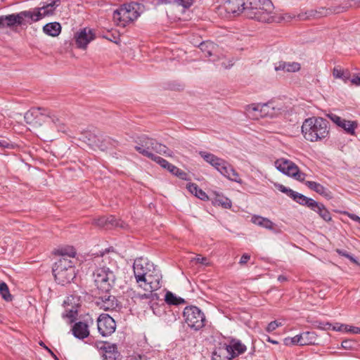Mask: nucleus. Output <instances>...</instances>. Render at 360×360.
I'll list each match as a JSON object with an SVG mask.
<instances>
[{
	"label": "nucleus",
	"instance_id": "obj_1",
	"mask_svg": "<svg viewBox=\"0 0 360 360\" xmlns=\"http://www.w3.org/2000/svg\"><path fill=\"white\" fill-rule=\"evenodd\" d=\"M134 274L137 283L136 289H130L127 294L136 300H153V291L160 288L161 274L153 263L143 258L135 259Z\"/></svg>",
	"mask_w": 360,
	"mask_h": 360
},
{
	"label": "nucleus",
	"instance_id": "obj_2",
	"mask_svg": "<svg viewBox=\"0 0 360 360\" xmlns=\"http://www.w3.org/2000/svg\"><path fill=\"white\" fill-rule=\"evenodd\" d=\"M25 121L37 131V135L44 141H51V131L46 127H42V122L56 124L59 119L49 110L41 108H33L26 112Z\"/></svg>",
	"mask_w": 360,
	"mask_h": 360
},
{
	"label": "nucleus",
	"instance_id": "obj_3",
	"mask_svg": "<svg viewBox=\"0 0 360 360\" xmlns=\"http://www.w3.org/2000/svg\"><path fill=\"white\" fill-rule=\"evenodd\" d=\"M302 133L307 141L311 142L321 141L329 133L328 122L321 117L307 118L302 123Z\"/></svg>",
	"mask_w": 360,
	"mask_h": 360
},
{
	"label": "nucleus",
	"instance_id": "obj_4",
	"mask_svg": "<svg viewBox=\"0 0 360 360\" xmlns=\"http://www.w3.org/2000/svg\"><path fill=\"white\" fill-rule=\"evenodd\" d=\"M135 149L139 153L150 160L155 155L153 152L163 154L166 156L172 157L173 153L166 146L157 142L155 139L147 136H142L139 139Z\"/></svg>",
	"mask_w": 360,
	"mask_h": 360
},
{
	"label": "nucleus",
	"instance_id": "obj_5",
	"mask_svg": "<svg viewBox=\"0 0 360 360\" xmlns=\"http://www.w3.org/2000/svg\"><path fill=\"white\" fill-rule=\"evenodd\" d=\"M200 155L207 163L214 167L223 176L231 181H233L237 183H241V179L238 173L228 162L220 158H218L214 154L205 151H200Z\"/></svg>",
	"mask_w": 360,
	"mask_h": 360
},
{
	"label": "nucleus",
	"instance_id": "obj_6",
	"mask_svg": "<svg viewBox=\"0 0 360 360\" xmlns=\"http://www.w3.org/2000/svg\"><path fill=\"white\" fill-rule=\"evenodd\" d=\"M53 273L56 281L62 285L70 283L76 275L73 262L68 258H59L54 264Z\"/></svg>",
	"mask_w": 360,
	"mask_h": 360
},
{
	"label": "nucleus",
	"instance_id": "obj_7",
	"mask_svg": "<svg viewBox=\"0 0 360 360\" xmlns=\"http://www.w3.org/2000/svg\"><path fill=\"white\" fill-rule=\"evenodd\" d=\"M283 111V107L274 102L254 103L247 108L248 115L253 119H259L263 117H274L281 114Z\"/></svg>",
	"mask_w": 360,
	"mask_h": 360
},
{
	"label": "nucleus",
	"instance_id": "obj_8",
	"mask_svg": "<svg viewBox=\"0 0 360 360\" xmlns=\"http://www.w3.org/2000/svg\"><path fill=\"white\" fill-rule=\"evenodd\" d=\"M94 283L98 292H110L115 281L113 270L105 266L98 267L94 272Z\"/></svg>",
	"mask_w": 360,
	"mask_h": 360
},
{
	"label": "nucleus",
	"instance_id": "obj_9",
	"mask_svg": "<svg viewBox=\"0 0 360 360\" xmlns=\"http://www.w3.org/2000/svg\"><path fill=\"white\" fill-rule=\"evenodd\" d=\"M136 4H124L115 10L113 13V20L117 25L125 27L138 18L139 13L137 11Z\"/></svg>",
	"mask_w": 360,
	"mask_h": 360
},
{
	"label": "nucleus",
	"instance_id": "obj_10",
	"mask_svg": "<svg viewBox=\"0 0 360 360\" xmlns=\"http://www.w3.org/2000/svg\"><path fill=\"white\" fill-rule=\"evenodd\" d=\"M183 316L188 327L195 330H200L205 326V316L195 306L186 307L184 310Z\"/></svg>",
	"mask_w": 360,
	"mask_h": 360
},
{
	"label": "nucleus",
	"instance_id": "obj_11",
	"mask_svg": "<svg viewBox=\"0 0 360 360\" xmlns=\"http://www.w3.org/2000/svg\"><path fill=\"white\" fill-rule=\"evenodd\" d=\"M274 165L276 169L282 173L292 177L297 181H304L306 174L301 172L298 167L292 161L281 158L277 160Z\"/></svg>",
	"mask_w": 360,
	"mask_h": 360
},
{
	"label": "nucleus",
	"instance_id": "obj_12",
	"mask_svg": "<svg viewBox=\"0 0 360 360\" xmlns=\"http://www.w3.org/2000/svg\"><path fill=\"white\" fill-rule=\"evenodd\" d=\"M274 9V7L271 0H264L255 11L254 14L255 16L253 19L263 22H271L274 20V15H272Z\"/></svg>",
	"mask_w": 360,
	"mask_h": 360
},
{
	"label": "nucleus",
	"instance_id": "obj_13",
	"mask_svg": "<svg viewBox=\"0 0 360 360\" xmlns=\"http://www.w3.org/2000/svg\"><path fill=\"white\" fill-rule=\"evenodd\" d=\"M98 332L104 337L113 333L116 329L115 320L108 314H102L97 319Z\"/></svg>",
	"mask_w": 360,
	"mask_h": 360
},
{
	"label": "nucleus",
	"instance_id": "obj_14",
	"mask_svg": "<svg viewBox=\"0 0 360 360\" xmlns=\"http://www.w3.org/2000/svg\"><path fill=\"white\" fill-rule=\"evenodd\" d=\"M96 303L101 309L105 311L114 310L119 305L117 298L111 295L110 292H98Z\"/></svg>",
	"mask_w": 360,
	"mask_h": 360
},
{
	"label": "nucleus",
	"instance_id": "obj_15",
	"mask_svg": "<svg viewBox=\"0 0 360 360\" xmlns=\"http://www.w3.org/2000/svg\"><path fill=\"white\" fill-rule=\"evenodd\" d=\"M32 12L30 11H22L17 14L1 16L4 27L20 25L24 23L25 18L32 17Z\"/></svg>",
	"mask_w": 360,
	"mask_h": 360
},
{
	"label": "nucleus",
	"instance_id": "obj_16",
	"mask_svg": "<svg viewBox=\"0 0 360 360\" xmlns=\"http://www.w3.org/2000/svg\"><path fill=\"white\" fill-rule=\"evenodd\" d=\"M328 116L333 123H335L338 127L344 129L347 134L354 135L355 129L358 126V124L356 121L346 120L333 113H330Z\"/></svg>",
	"mask_w": 360,
	"mask_h": 360
},
{
	"label": "nucleus",
	"instance_id": "obj_17",
	"mask_svg": "<svg viewBox=\"0 0 360 360\" xmlns=\"http://www.w3.org/2000/svg\"><path fill=\"white\" fill-rule=\"evenodd\" d=\"M75 38L77 46L84 49L94 40V34L91 29L84 28L75 34Z\"/></svg>",
	"mask_w": 360,
	"mask_h": 360
},
{
	"label": "nucleus",
	"instance_id": "obj_18",
	"mask_svg": "<svg viewBox=\"0 0 360 360\" xmlns=\"http://www.w3.org/2000/svg\"><path fill=\"white\" fill-rule=\"evenodd\" d=\"M233 354L229 350L227 344L219 343L212 352V360H231Z\"/></svg>",
	"mask_w": 360,
	"mask_h": 360
},
{
	"label": "nucleus",
	"instance_id": "obj_19",
	"mask_svg": "<svg viewBox=\"0 0 360 360\" xmlns=\"http://www.w3.org/2000/svg\"><path fill=\"white\" fill-rule=\"evenodd\" d=\"M276 71L282 70L285 72H296L301 69L300 63L291 61H279L275 65Z\"/></svg>",
	"mask_w": 360,
	"mask_h": 360
},
{
	"label": "nucleus",
	"instance_id": "obj_20",
	"mask_svg": "<svg viewBox=\"0 0 360 360\" xmlns=\"http://www.w3.org/2000/svg\"><path fill=\"white\" fill-rule=\"evenodd\" d=\"M72 330L73 335L79 339H84L89 335L88 325L82 321L76 323L73 326Z\"/></svg>",
	"mask_w": 360,
	"mask_h": 360
},
{
	"label": "nucleus",
	"instance_id": "obj_21",
	"mask_svg": "<svg viewBox=\"0 0 360 360\" xmlns=\"http://www.w3.org/2000/svg\"><path fill=\"white\" fill-rule=\"evenodd\" d=\"M227 347L231 354H233V359L243 354L247 349L246 346L238 340H232L230 344L227 345Z\"/></svg>",
	"mask_w": 360,
	"mask_h": 360
},
{
	"label": "nucleus",
	"instance_id": "obj_22",
	"mask_svg": "<svg viewBox=\"0 0 360 360\" xmlns=\"http://www.w3.org/2000/svg\"><path fill=\"white\" fill-rule=\"evenodd\" d=\"M243 7V0H231L226 3V10L235 15L243 13L241 8Z\"/></svg>",
	"mask_w": 360,
	"mask_h": 360
},
{
	"label": "nucleus",
	"instance_id": "obj_23",
	"mask_svg": "<svg viewBox=\"0 0 360 360\" xmlns=\"http://www.w3.org/2000/svg\"><path fill=\"white\" fill-rule=\"evenodd\" d=\"M311 210L319 214V215L326 221H330L332 219L331 214L326 207L318 202H315Z\"/></svg>",
	"mask_w": 360,
	"mask_h": 360
},
{
	"label": "nucleus",
	"instance_id": "obj_24",
	"mask_svg": "<svg viewBox=\"0 0 360 360\" xmlns=\"http://www.w3.org/2000/svg\"><path fill=\"white\" fill-rule=\"evenodd\" d=\"M290 198L297 203L302 205H306L311 209L316 202L312 198H307V196L295 191H294L292 195H290Z\"/></svg>",
	"mask_w": 360,
	"mask_h": 360
},
{
	"label": "nucleus",
	"instance_id": "obj_25",
	"mask_svg": "<svg viewBox=\"0 0 360 360\" xmlns=\"http://www.w3.org/2000/svg\"><path fill=\"white\" fill-rule=\"evenodd\" d=\"M53 11L50 7H47V5L42 6L40 8H37L36 11L32 12V17L30 19L33 21H38L44 16L50 15L53 13Z\"/></svg>",
	"mask_w": 360,
	"mask_h": 360
},
{
	"label": "nucleus",
	"instance_id": "obj_26",
	"mask_svg": "<svg viewBox=\"0 0 360 360\" xmlns=\"http://www.w3.org/2000/svg\"><path fill=\"white\" fill-rule=\"evenodd\" d=\"M251 221L257 226L269 230H272L274 227V224L271 220L258 215L252 216Z\"/></svg>",
	"mask_w": 360,
	"mask_h": 360
},
{
	"label": "nucleus",
	"instance_id": "obj_27",
	"mask_svg": "<svg viewBox=\"0 0 360 360\" xmlns=\"http://www.w3.org/2000/svg\"><path fill=\"white\" fill-rule=\"evenodd\" d=\"M43 31L49 36L57 37L61 32V26L56 22L47 23L44 26Z\"/></svg>",
	"mask_w": 360,
	"mask_h": 360
},
{
	"label": "nucleus",
	"instance_id": "obj_28",
	"mask_svg": "<svg viewBox=\"0 0 360 360\" xmlns=\"http://www.w3.org/2000/svg\"><path fill=\"white\" fill-rule=\"evenodd\" d=\"M55 254L59 255L60 258H74L76 255V250L72 246H64L56 250Z\"/></svg>",
	"mask_w": 360,
	"mask_h": 360
},
{
	"label": "nucleus",
	"instance_id": "obj_29",
	"mask_svg": "<svg viewBox=\"0 0 360 360\" xmlns=\"http://www.w3.org/2000/svg\"><path fill=\"white\" fill-rule=\"evenodd\" d=\"M103 350L102 357L104 360H115V352L116 347L114 345L103 344L101 347Z\"/></svg>",
	"mask_w": 360,
	"mask_h": 360
},
{
	"label": "nucleus",
	"instance_id": "obj_30",
	"mask_svg": "<svg viewBox=\"0 0 360 360\" xmlns=\"http://www.w3.org/2000/svg\"><path fill=\"white\" fill-rule=\"evenodd\" d=\"M305 185L309 188L316 192L317 193H319L320 195H322L324 196H329L330 192L328 191V189L317 182L307 181L305 182Z\"/></svg>",
	"mask_w": 360,
	"mask_h": 360
},
{
	"label": "nucleus",
	"instance_id": "obj_31",
	"mask_svg": "<svg viewBox=\"0 0 360 360\" xmlns=\"http://www.w3.org/2000/svg\"><path fill=\"white\" fill-rule=\"evenodd\" d=\"M301 346L313 345L316 341V335L314 332L307 331L300 334Z\"/></svg>",
	"mask_w": 360,
	"mask_h": 360
},
{
	"label": "nucleus",
	"instance_id": "obj_32",
	"mask_svg": "<svg viewBox=\"0 0 360 360\" xmlns=\"http://www.w3.org/2000/svg\"><path fill=\"white\" fill-rule=\"evenodd\" d=\"M333 75L335 78L342 79L345 83H347L351 77V73L348 70L341 69L338 67L333 68Z\"/></svg>",
	"mask_w": 360,
	"mask_h": 360
},
{
	"label": "nucleus",
	"instance_id": "obj_33",
	"mask_svg": "<svg viewBox=\"0 0 360 360\" xmlns=\"http://www.w3.org/2000/svg\"><path fill=\"white\" fill-rule=\"evenodd\" d=\"M86 138L88 139V144L89 146H91L92 147H96L101 150H105L107 148L105 145L103 144V142L95 134L89 133L86 136Z\"/></svg>",
	"mask_w": 360,
	"mask_h": 360
},
{
	"label": "nucleus",
	"instance_id": "obj_34",
	"mask_svg": "<svg viewBox=\"0 0 360 360\" xmlns=\"http://www.w3.org/2000/svg\"><path fill=\"white\" fill-rule=\"evenodd\" d=\"M95 224L97 226H101V227L105 226L108 224H112V226H122V225L121 224H120V221H118L115 219V217L113 216H110L108 217H100L99 219L95 220Z\"/></svg>",
	"mask_w": 360,
	"mask_h": 360
},
{
	"label": "nucleus",
	"instance_id": "obj_35",
	"mask_svg": "<svg viewBox=\"0 0 360 360\" xmlns=\"http://www.w3.org/2000/svg\"><path fill=\"white\" fill-rule=\"evenodd\" d=\"M200 49L205 53V57L212 56L217 50L216 45L212 41H205L200 43Z\"/></svg>",
	"mask_w": 360,
	"mask_h": 360
},
{
	"label": "nucleus",
	"instance_id": "obj_36",
	"mask_svg": "<svg viewBox=\"0 0 360 360\" xmlns=\"http://www.w3.org/2000/svg\"><path fill=\"white\" fill-rule=\"evenodd\" d=\"M187 188L188 191L191 193L193 194L195 197L201 200L208 199V196L207 195V194L202 190L199 188L195 184H188Z\"/></svg>",
	"mask_w": 360,
	"mask_h": 360
},
{
	"label": "nucleus",
	"instance_id": "obj_37",
	"mask_svg": "<svg viewBox=\"0 0 360 360\" xmlns=\"http://www.w3.org/2000/svg\"><path fill=\"white\" fill-rule=\"evenodd\" d=\"M165 300L168 304L172 305H179L185 302L183 298L176 297L174 294L169 291L166 292Z\"/></svg>",
	"mask_w": 360,
	"mask_h": 360
},
{
	"label": "nucleus",
	"instance_id": "obj_38",
	"mask_svg": "<svg viewBox=\"0 0 360 360\" xmlns=\"http://www.w3.org/2000/svg\"><path fill=\"white\" fill-rule=\"evenodd\" d=\"M160 4H176L184 8H189L194 2V0H158Z\"/></svg>",
	"mask_w": 360,
	"mask_h": 360
},
{
	"label": "nucleus",
	"instance_id": "obj_39",
	"mask_svg": "<svg viewBox=\"0 0 360 360\" xmlns=\"http://www.w3.org/2000/svg\"><path fill=\"white\" fill-rule=\"evenodd\" d=\"M0 294L6 301H11L12 296L9 292L8 285L4 282L0 283Z\"/></svg>",
	"mask_w": 360,
	"mask_h": 360
},
{
	"label": "nucleus",
	"instance_id": "obj_40",
	"mask_svg": "<svg viewBox=\"0 0 360 360\" xmlns=\"http://www.w3.org/2000/svg\"><path fill=\"white\" fill-rule=\"evenodd\" d=\"M168 171H169L172 174H174L175 176L182 179H185L186 176V173H185L184 171L179 169L176 166L170 164L168 168L167 169Z\"/></svg>",
	"mask_w": 360,
	"mask_h": 360
},
{
	"label": "nucleus",
	"instance_id": "obj_41",
	"mask_svg": "<svg viewBox=\"0 0 360 360\" xmlns=\"http://www.w3.org/2000/svg\"><path fill=\"white\" fill-rule=\"evenodd\" d=\"M300 340H301L300 338V335H297L293 338H290V337L285 338L283 340V343L285 345H287V346L296 345H301Z\"/></svg>",
	"mask_w": 360,
	"mask_h": 360
},
{
	"label": "nucleus",
	"instance_id": "obj_42",
	"mask_svg": "<svg viewBox=\"0 0 360 360\" xmlns=\"http://www.w3.org/2000/svg\"><path fill=\"white\" fill-rule=\"evenodd\" d=\"M192 261L207 266L211 265L210 260L207 257H202L200 255H196V257L192 259Z\"/></svg>",
	"mask_w": 360,
	"mask_h": 360
},
{
	"label": "nucleus",
	"instance_id": "obj_43",
	"mask_svg": "<svg viewBox=\"0 0 360 360\" xmlns=\"http://www.w3.org/2000/svg\"><path fill=\"white\" fill-rule=\"evenodd\" d=\"M151 160L157 162L158 165H160L162 167L165 169H167L170 165V163L167 162L166 160L157 155H155L154 158H153Z\"/></svg>",
	"mask_w": 360,
	"mask_h": 360
},
{
	"label": "nucleus",
	"instance_id": "obj_44",
	"mask_svg": "<svg viewBox=\"0 0 360 360\" xmlns=\"http://www.w3.org/2000/svg\"><path fill=\"white\" fill-rule=\"evenodd\" d=\"M275 186L276 188H277L280 191H281L282 193H284L285 194H287L289 197H290L291 195H292L294 191H292V189L290 188H286L285 186H284L282 184H275Z\"/></svg>",
	"mask_w": 360,
	"mask_h": 360
},
{
	"label": "nucleus",
	"instance_id": "obj_45",
	"mask_svg": "<svg viewBox=\"0 0 360 360\" xmlns=\"http://www.w3.org/2000/svg\"><path fill=\"white\" fill-rule=\"evenodd\" d=\"M356 343L352 340H345L342 342V347L347 349H350L354 347Z\"/></svg>",
	"mask_w": 360,
	"mask_h": 360
},
{
	"label": "nucleus",
	"instance_id": "obj_46",
	"mask_svg": "<svg viewBox=\"0 0 360 360\" xmlns=\"http://www.w3.org/2000/svg\"><path fill=\"white\" fill-rule=\"evenodd\" d=\"M344 331L354 334H359L360 333V327H355L347 325V328L344 329Z\"/></svg>",
	"mask_w": 360,
	"mask_h": 360
},
{
	"label": "nucleus",
	"instance_id": "obj_47",
	"mask_svg": "<svg viewBox=\"0 0 360 360\" xmlns=\"http://www.w3.org/2000/svg\"><path fill=\"white\" fill-rule=\"evenodd\" d=\"M66 311L68 312L67 313L66 316L70 319L74 318L77 312V307L72 306L70 309H67Z\"/></svg>",
	"mask_w": 360,
	"mask_h": 360
},
{
	"label": "nucleus",
	"instance_id": "obj_48",
	"mask_svg": "<svg viewBox=\"0 0 360 360\" xmlns=\"http://www.w3.org/2000/svg\"><path fill=\"white\" fill-rule=\"evenodd\" d=\"M347 328V325L341 324L336 323L335 325H333L332 330L335 331H344V329Z\"/></svg>",
	"mask_w": 360,
	"mask_h": 360
},
{
	"label": "nucleus",
	"instance_id": "obj_49",
	"mask_svg": "<svg viewBox=\"0 0 360 360\" xmlns=\"http://www.w3.org/2000/svg\"><path fill=\"white\" fill-rule=\"evenodd\" d=\"M349 81H350L353 85L360 86V77L357 75H354L352 77H350Z\"/></svg>",
	"mask_w": 360,
	"mask_h": 360
},
{
	"label": "nucleus",
	"instance_id": "obj_50",
	"mask_svg": "<svg viewBox=\"0 0 360 360\" xmlns=\"http://www.w3.org/2000/svg\"><path fill=\"white\" fill-rule=\"evenodd\" d=\"M277 328L276 321H271L266 327V331L270 333L275 330Z\"/></svg>",
	"mask_w": 360,
	"mask_h": 360
},
{
	"label": "nucleus",
	"instance_id": "obj_51",
	"mask_svg": "<svg viewBox=\"0 0 360 360\" xmlns=\"http://www.w3.org/2000/svg\"><path fill=\"white\" fill-rule=\"evenodd\" d=\"M219 202L225 208H230L231 207V202L227 198L221 200H219Z\"/></svg>",
	"mask_w": 360,
	"mask_h": 360
},
{
	"label": "nucleus",
	"instance_id": "obj_52",
	"mask_svg": "<svg viewBox=\"0 0 360 360\" xmlns=\"http://www.w3.org/2000/svg\"><path fill=\"white\" fill-rule=\"evenodd\" d=\"M250 259V255L248 254H243L240 259L239 264L243 265L246 264Z\"/></svg>",
	"mask_w": 360,
	"mask_h": 360
},
{
	"label": "nucleus",
	"instance_id": "obj_53",
	"mask_svg": "<svg viewBox=\"0 0 360 360\" xmlns=\"http://www.w3.org/2000/svg\"><path fill=\"white\" fill-rule=\"evenodd\" d=\"M60 0H51L46 5L47 7H50L52 10H54L56 7L59 5Z\"/></svg>",
	"mask_w": 360,
	"mask_h": 360
},
{
	"label": "nucleus",
	"instance_id": "obj_54",
	"mask_svg": "<svg viewBox=\"0 0 360 360\" xmlns=\"http://www.w3.org/2000/svg\"><path fill=\"white\" fill-rule=\"evenodd\" d=\"M346 214L352 220L354 221H356L360 224V217L354 214H350L346 212Z\"/></svg>",
	"mask_w": 360,
	"mask_h": 360
},
{
	"label": "nucleus",
	"instance_id": "obj_55",
	"mask_svg": "<svg viewBox=\"0 0 360 360\" xmlns=\"http://www.w3.org/2000/svg\"><path fill=\"white\" fill-rule=\"evenodd\" d=\"M39 345H40L41 346H42L44 348H45V349H46V350H47V351H48V352L51 354V356H53L56 360H58V359L57 358V356H56L53 353V352H52L50 349H49V348H48V347L44 345V343L43 342H39Z\"/></svg>",
	"mask_w": 360,
	"mask_h": 360
},
{
	"label": "nucleus",
	"instance_id": "obj_56",
	"mask_svg": "<svg viewBox=\"0 0 360 360\" xmlns=\"http://www.w3.org/2000/svg\"><path fill=\"white\" fill-rule=\"evenodd\" d=\"M75 300V297L70 296L67 298V300L64 302L65 304L70 305L72 304V301Z\"/></svg>",
	"mask_w": 360,
	"mask_h": 360
},
{
	"label": "nucleus",
	"instance_id": "obj_57",
	"mask_svg": "<svg viewBox=\"0 0 360 360\" xmlns=\"http://www.w3.org/2000/svg\"><path fill=\"white\" fill-rule=\"evenodd\" d=\"M333 325L330 323H326L322 328L324 330H332Z\"/></svg>",
	"mask_w": 360,
	"mask_h": 360
},
{
	"label": "nucleus",
	"instance_id": "obj_58",
	"mask_svg": "<svg viewBox=\"0 0 360 360\" xmlns=\"http://www.w3.org/2000/svg\"><path fill=\"white\" fill-rule=\"evenodd\" d=\"M103 259L102 262L106 263L107 262H110V257L107 255H102Z\"/></svg>",
	"mask_w": 360,
	"mask_h": 360
},
{
	"label": "nucleus",
	"instance_id": "obj_59",
	"mask_svg": "<svg viewBox=\"0 0 360 360\" xmlns=\"http://www.w3.org/2000/svg\"><path fill=\"white\" fill-rule=\"evenodd\" d=\"M278 280L279 281H284L286 280V278L284 276H279L278 278Z\"/></svg>",
	"mask_w": 360,
	"mask_h": 360
},
{
	"label": "nucleus",
	"instance_id": "obj_60",
	"mask_svg": "<svg viewBox=\"0 0 360 360\" xmlns=\"http://www.w3.org/2000/svg\"><path fill=\"white\" fill-rule=\"evenodd\" d=\"M267 340L273 344H278L277 341L271 340L270 338H268Z\"/></svg>",
	"mask_w": 360,
	"mask_h": 360
},
{
	"label": "nucleus",
	"instance_id": "obj_61",
	"mask_svg": "<svg viewBox=\"0 0 360 360\" xmlns=\"http://www.w3.org/2000/svg\"><path fill=\"white\" fill-rule=\"evenodd\" d=\"M277 328L281 326V323H278L276 321Z\"/></svg>",
	"mask_w": 360,
	"mask_h": 360
},
{
	"label": "nucleus",
	"instance_id": "obj_62",
	"mask_svg": "<svg viewBox=\"0 0 360 360\" xmlns=\"http://www.w3.org/2000/svg\"><path fill=\"white\" fill-rule=\"evenodd\" d=\"M0 146H1V147H4V146H5V145H4L3 143H1V141H0Z\"/></svg>",
	"mask_w": 360,
	"mask_h": 360
}]
</instances>
